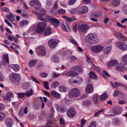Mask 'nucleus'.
Wrapping results in <instances>:
<instances>
[{
	"label": "nucleus",
	"mask_w": 127,
	"mask_h": 127,
	"mask_svg": "<svg viewBox=\"0 0 127 127\" xmlns=\"http://www.w3.org/2000/svg\"><path fill=\"white\" fill-rule=\"evenodd\" d=\"M86 41L90 43H96L99 41L98 37L95 33H90L85 37Z\"/></svg>",
	"instance_id": "f257e3e1"
},
{
	"label": "nucleus",
	"mask_w": 127,
	"mask_h": 127,
	"mask_svg": "<svg viewBox=\"0 0 127 127\" xmlns=\"http://www.w3.org/2000/svg\"><path fill=\"white\" fill-rule=\"evenodd\" d=\"M9 79L13 83L18 82L20 79V75L16 73H13L9 75Z\"/></svg>",
	"instance_id": "f03ea898"
},
{
	"label": "nucleus",
	"mask_w": 127,
	"mask_h": 127,
	"mask_svg": "<svg viewBox=\"0 0 127 127\" xmlns=\"http://www.w3.org/2000/svg\"><path fill=\"white\" fill-rule=\"evenodd\" d=\"M68 95L69 97H70L72 96L77 97L80 95V93L78 89L75 88L70 91Z\"/></svg>",
	"instance_id": "7ed1b4c3"
},
{
	"label": "nucleus",
	"mask_w": 127,
	"mask_h": 127,
	"mask_svg": "<svg viewBox=\"0 0 127 127\" xmlns=\"http://www.w3.org/2000/svg\"><path fill=\"white\" fill-rule=\"evenodd\" d=\"M46 25V23L45 22H42L39 23L36 29V31L37 32L40 34L42 33Z\"/></svg>",
	"instance_id": "20e7f679"
},
{
	"label": "nucleus",
	"mask_w": 127,
	"mask_h": 127,
	"mask_svg": "<svg viewBox=\"0 0 127 127\" xmlns=\"http://www.w3.org/2000/svg\"><path fill=\"white\" fill-rule=\"evenodd\" d=\"M30 5L31 6H34L37 10L42 11L41 10V4L38 0H33L31 1L30 3Z\"/></svg>",
	"instance_id": "39448f33"
},
{
	"label": "nucleus",
	"mask_w": 127,
	"mask_h": 127,
	"mask_svg": "<svg viewBox=\"0 0 127 127\" xmlns=\"http://www.w3.org/2000/svg\"><path fill=\"white\" fill-rule=\"evenodd\" d=\"M60 42V41L58 39H51L48 41V45L50 48H54Z\"/></svg>",
	"instance_id": "423d86ee"
},
{
	"label": "nucleus",
	"mask_w": 127,
	"mask_h": 127,
	"mask_svg": "<svg viewBox=\"0 0 127 127\" xmlns=\"http://www.w3.org/2000/svg\"><path fill=\"white\" fill-rule=\"evenodd\" d=\"M37 52L41 56H43L45 55L46 51L45 47L43 46H39L36 49Z\"/></svg>",
	"instance_id": "0eeeda50"
},
{
	"label": "nucleus",
	"mask_w": 127,
	"mask_h": 127,
	"mask_svg": "<svg viewBox=\"0 0 127 127\" xmlns=\"http://www.w3.org/2000/svg\"><path fill=\"white\" fill-rule=\"evenodd\" d=\"M67 115L69 117L72 118L76 115V112L74 108L71 107L67 111Z\"/></svg>",
	"instance_id": "6e6552de"
},
{
	"label": "nucleus",
	"mask_w": 127,
	"mask_h": 127,
	"mask_svg": "<svg viewBox=\"0 0 127 127\" xmlns=\"http://www.w3.org/2000/svg\"><path fill=\"white\" fill-rule=\"evenodd\" d=\"M103 48V47L100 45H96L92 47L91 50L93 52L98 53L101 52Z\"/></svg>",
	"instance_id": "1a4fd4ad"
},
{
	"label": "nucleus",
	"mask_w": 127,
	"mask_h": 127,
	"mask_svg": "<svg viewBox=\"0 0 127 127\" xmlns=\"http://www.w3.org/2000/svg\"><path fill=\"white\" fill-rule=\"evenodd\" d=\"M61 26L64 30L66 31L69 32L70 31V29L68 25V23L66 21H64L63 23L61 24Z\"/></svg>",
	"instance_id": "9d476101"
},
{
	"label": "nucleus",
	"mask_w": 127,
	"mask_h": 127,
	"mask_svg": "<svg viewBox=\"0 0 127 127\" xmlns=\"http://www.w3.org/2000/svg\"><path fill=\"white\" fill-rule=\"evenodd\" d=\"M89 28V26L86 25H80L78 27V30L80 32H85Z\"/></svg>",
	"instance_id": "9b49d317"
},
{
	"label": "nucleus",
	"mask_w": 127,
	"mask_h": 127,
	"mask_svg": "<svg viewBox=\"0 0 127 127\" xmlns=\"http://www.w3.org/2000/svg\"><path fill=\"white\" fill-rule=\"evenodd\" d=\"M50 22L55 27H58L59 26V21L55 18L53 17L51 18L50 19Z\"/></svg>",
	"instance_id": "f8f14e48"
},
{
	"label": "nucleus",
	"mask_w": 127,
	"mask_h": 127,
	"mask_svg": "<svg viewBox=\"0 0 127 127\" xmlns=\"http://www.w3.org/2000/svg\"><path fill=\"white\" fill-rule=\"evenodd\" d=\"M83 81V79L82 78L79 76L77 77L76 80H73L72 79H70L68 80V82L70 83H77L78 84L81 83Z\"/></svg>",
	"instance_id": "ddd939ff"
},
{
	"label": "nucleus",
	"mask_w": 127,
	"mask_h": 127,
	"mask_svg": "<svg viewBox=\"0 0 127 127\" xmlns=\"http://www.w3.org/2000/svg\"><path fill=\"white\" fill-rule=\"evenodd\" d=\"M118 47L123 51H126L127 50V46L124 42H119L118 43Z\"/></svg>",
	"instance_id": "4468645a"
},
{
	"label": "nucleus",
	"mask_w": 127,
	"mask_h": 127,
	"mask_svg": "<svg viewBox=\"0 0 127 127\" xmlns=\"http://www.w3.org/2000/svg\"><path fill=\"white\" fill-rule=\"evenodd\" d=\"M122 108L120 107L115 106L113 108V112L114 114L118 115L122 113Z\"/></svg>",
	"instance_id": "2eb2a0df"
},
{
	"label": "nucleus",
	"mask_w": 127,
	"mask_h": 127,
	"mask_svg": "<svg viewBox=\"0 0 127 127\" xmlns=\"http://www.w3.org/2000/svg\"><path fill=\"white\" fill-rule=\"evenodd\" d=\"M55 106L57 110L61 113L64 112L66 110V108L64 106H59L58 104H56Z\"/></svg>",
	"instance_id": "dca6fc26"
},
{
	"label": "nucleus",
	"mask_w": 127,
	"mask_h": 127,
	"mask_svg": "<svg viewBox=\"0 0 127 127\" xmlns=\"http://www.w3.org/2000/svg\"><path fill=\"white\" fill-rule=\"evenodd\" d=\"M13 123L12 120L10 118H6L5 120V123L7 127H11L12 126Z\"/></svg>",
	"instance_id": "f3484780"
},
{
	"label": "nucleus",
	"mask_w": 127,
	"mask_h": 127,
	"mask_svg": "<svg viewBox=\"0 0 127 127\" xmlns=\"http://www.w3.org/2000/svg\"><path fill=\"white\" fill-rule=\"evenodd\" d=\"M79 75V73L74 71H69L65 73L64 75L69 76H73L77 75Z\"/></svg>",
	"instance_id": "a211bd4d"
},
{
	"label": "nucleus",
	"mask_w": 127,
	"mask_h": 127,
	"mask_svg": "<svg viewBox=\"0 0 127 127\" xmlns=\"http://www.w3.org/2000/svg\"><path fill=\"white\" fill-rule=\"evenodd\" d=\"M118 63L116 60H111L107 64V66L109 67H111L116 65Z\"/></svg>",
	"instance_id": "6ab92c4d"
},
{
	"label": "nucleus",
	"mask_w": 127,
	"mask_h": 127,
	"mask_svg": "<svg viewBox=\"0 0 127 127\" xmlns=\"http://www.w3.org/2000/svg\"><path fill=\"white\" fill-rule=\"evenodd\" d=\"M111 84L113 88H117L116 86L123 87L124 86V84H123L118 82H115L114 83L112 82H111Z\"/></svg>",
	"instance_id": "aec40b11"
},
{
	"label": "nucleus",
	"mask_w": 127,
	"mask_h": 127,
	"mask_svg": "<svg viewBox=\"0 0 127 127\" xmlns=\"http://www.w3.org/2000/svg\"><path fill=\"white\" fill-rule=\"evenodd\" d=\"M51 93L53 97L58 98H61V95L55 91H52Z\"/></svg>",
	"instance_id": "412c9836"
},
{
	"label": "nucleus",
	"mask_w": 127,
	"mask_h": 127,
	"mask_svg": "<svg viewBox=\"0 0 127 127\" xmlns=\"http://www.w3.org/2000/svg\"><path fill=\"white\" fill-rule=\"evenodd\" d=\"M37 63V61L36 60H32L29 61L28 65L30 67H32L35 66Z\"/></svg>",
	"instance_id": "4be33fe9"
},
{
	"label": "nucleus",
	"mask_w": 127,
	"mask_h": 127,
	"mask_svg": "<svg viewBox=\"0 0 127 127\" xmlns=\"http://www.w3.org/2000/svg\"><path fill=\"white\" fill-rule=\"evenodd\" d=\"M94 89L92 85L91 84L89 85L86 87V89L87 93H91L93 91Z\"/></svg>",
	"instance_id": "5701e85b"
},
{
	"label": "nucleus",
	"mask_w": 127,
	"mask_h": 127,
	"mask_svg": "<svg viewBox=\"0 0 127 127\" xmlns=\"http://www.w3.org/2000/svg\"><path fill=\"white\" fill-rule=\"evenodd\" d=\"M116 68L117 70L121 71H123L125 69L124 65L122 64H119L116 66Z\"/></svg>",
	"instance_id": "b1692460"
},
{
	"label": "nucleus",
	"mask_w": 127,
	"mask_h": 127,
	"mask_svg": "<svg viewBox=\"0 0 127 127\" xmlns=\"http://www.w3.org/2000/svg\"><path fill=\"white\" fill-rule=\"evenodd\" d=\"M51 28L48 27L45 30L43 33V35L45 36H47L50 34L51 33Z\"/></svg>",
	"instance_id": "393cba45"
},
{
	"label": "nucleus",
	"mask_w": 127,
	"mask_h": 127,
	"mask_svg": "<svg viewBox=\"0 0 127 127\" xmlns=\"http://www.w3.org/2000/svg\"><path fill=\"white\" fill-rule=\"evenodd\" d=\"M15 16H13L11 12H10L9 15H6L7 18L11 22L15 20Z\"/></svg>",
	"instance_id": "a878e982"
},
{
	"label": "nucleus",
	"mask_w": 127,
	"mask_h": 127,
	"mask_svg": "<svg viewBox=\"0 0 127 127\" xmlns=\"http://www.w3.org/2000/svg\"><path fill=\"white\" fill-rule=\"evenodd\" d=\"M82 9V11L79 12V14H81L86 13L87 12L88 10L87 7L85 6H83Z\"/></svg>",
	"instance_id": "bb28decb"
},
{
	"label": "nucleus",
	"mask_w": 127,
	"mask_h": 127,
	"mask_svg": "<svg viewBox=\"0 0 127 127\" xmlns=\"http://www.w3.org/2000/svg\"><path fill=\"white\" fill-rule=\"evenodd\" d=\"M11 67L15 71H18L20 68L19 66L17 64H12L11 65Z\"/></svg>",
	"instance_id": "cd10ccee"
},
{
	"label": "nucleus",
	"mask_w": 127,
	"mask_h": 127,
	"mask_svg": "<svg viewBox=\"0 0 127 127\" xmlns=\"http://www.w3.org/2000/svg\"><path fill=\"white\" fill-rule=\"evenodd\" d=\"M92 103L90 99H88L84 101L82 103L83 106H88L92 104Z\"/></svg>",
	"instance_id": "c85d7f7f"
},
{
	"label": "nucleus",
	"mask_w": 127,
	"mask_h": 127,
	"mask_svg": "<svg viewBox=\"0 0 127 127\" xmlns=\"http://www.w3.org/2000/svg\"><path fill=\"white\" fill-rule=\"evenodd\" d=\"M28 23L29 22L28 21L26 20H24L20 22V25L21 27H23L26 25H28Z\"/></svg>",
	"instance_id": "c756f323"
},
{
	"label": "nucleus",
	"mask_w": 127,
	"mask_h": 127,
	"mask_svg": "<svg viewBox=\"0 0 127 127\" xmlns=\"http://www.w3.org/2000/svg\"><path fill=\"white\" fill-rule=\"evenodd\" d=\"M33 93V90L32 89H31L30 90L26 91L25 93L26 96L27 97H29L32 95Z\"/></svg>",
	"instance_id": "7c9ffc66"
},
{
	"label": "nucleus",
	"mask_w": 127,
	"mask_h": 127,
	"mask_svg": "<svg viewBox=\"0 0 127 127\" xmlns=\"http://www.w3.org/2000/svg\"><path fill=\"white\" fill-rule=\"evenodd\" d=\"M112 48V46H109V47H107L104 50L103 52L104 53L107 54L109 53L110 51Z\"/></svg>",
	"instance_id": "2f4dec72"
},
{
	"label": "nucleus",
	"mask_w": 127,
	"mask_h": 127,
	"mask_svg": "<svg viewBox=\"0 0 127 127\" xmlns=\"http://www.w3.org/2000/svg\"><path fill=\"white\" fill-rule=\"evenodd\" d=\"M99 98V96L97 94H96L93 97V100L95 104H97L98 103Z\"/></svg>",
	"instance_id": "473e14b6"
},
{
	"label": "nucleus",
	"mask_w": 127,
	"mask_h": 127,
	"mask_svg": "<svg viewBox=\"0 0 127 127\" xmlns=\"http://www.w3.org/2000/svg\"><path fill=\"white\" fill-rule=\"evenodd\" d=\"M108 96L106 93H103L100 96V100L101 101L105 100L108 97Z\"/></svg>",
	"instance_id": "72a5a7b5"
},
{
	"label": "nucleus",
	"mask_w": 127,
	"mask_h": 127,
	"mask_svg": "<svg viewBox=\"0 0 127 127\" xmlns=\"http://www.w3.org/2000/svg\"><path fill=\"white\" fill-rule=\"evenodd\" d=\"M89 76L91 78L96 79L97 78V77L95 74L92 71H91L89 73Z\"/></svg>",
	"instance_id": "f704fd0d"
},
{
	"label": "nucleus",
	"mask_w": 127,
	"mask_h": 127,
	"mask_svg": "<svg viewBox=\"0 0 127 127\" xmlns=\"http://www.w3.org/2000/svg\"><path fill=\"white\" fill-rule=\"evenodd\" d=\"M122 60L125 64L127 65V55H125L123 56L122 57Z\"/></svg>",
	"instance_id": "c9c22d12"
},
{
	"label": "nucleus",
	"mask_w": 127,
	"mask_h": 127,
	"mask_svg": "<svg viewBox=\"0 0 127 127\" xmlns=\"http://www.w3.org/2000/svg\"><path fill=\"white\" fill-rule=\"evenodd\" d=\"M2 58L7 63L9 62L8 54H6L3 55L2 57Z\"/></svg>",
	"instance_id": "e433bc0d"
},
{
	"label": "nucleus",
	"mask_w": 127,
	"mask_h": 127,
	"mask_svg": "<svg viewBox=\"0 0 127 127\" xmlns=\"http://www.w3.org/2000/svg\"><path fill=\"white\" fill-rule=\"evenodd\" d=\"M60 85L59 82L58 81H56L52 83L51 85V87L53 88H55Z\"/></svg>",
	"instance_id": "4c0bfd02"
},
{
	"label": "nucleus",
	"mask_w": 127,
	"mask_h": 127,
	"mask_svg": "<svg viewBox=\"0 0 127 127\" xmlns=\"http://www.w3.org/2000/svg\"><path fill=\"white\" fill-rule=\"evenodd\" d=\"M43 16V15L42 14H40L38 16L37 18L38 19L42 21L46 22V20L44 18H42Z\"/></svg>",
	"instance_id": "58836bf2"
},
{
	"label": "nucleus",
	"mask_w": 127,
	"mask_h": 127,
	"mask_svg": "<svg viewBox=\"0 0 127 127\" xmlns=\"http://www.w3.org/2000/svg\"><path fill=\"white\" fill-rule=\"evenodd\" d=\"M120 1L119 0H115L113 2V5L115 6H118L120 3Z\"/></svg>",
	"instance_id": "ea45409f"
},
{
	"label": "nucleus",
	"mask_w": 127,
	"mask_h": 127,
	"mask_svg": "<svg viewBox=\"0 0 127 127\" xmlns=\"http://www.w3.org/2000/svg\"><path fill=\"white\" fill-rule=\"evenodd\" d=\"M66 89V87L64 86H61L59 87V91L62 92H65Z\"/></svg>",
	"instance_id": "a19ab883"
},
{
	"label": "nucleus",
	"mask_w": 127,
	"mask_h": 127,
	"mask_svg": "<svg viewBox=\"0 0 127 127\" xmlns=\"http://www.w3.org/2000/svg\"><path fill=\"white\" fill-rule=\"evenodd\" d=\"M53 61L55 62L58 63L60 61L59 58L56 55H55L54 56Z\"/></svg>",
	"instance_id": "79ce46f5"
},
{
	"label": "nucleus",
	"mask_w": 127,
	"mask_h": 127,
	"mask_svg": "<svg viewBox=\"0 0 127 127\" xmlns=\"http://www.w3.org/2000/svg\"><path fill=\"white\" fill-rule=\"evenodd\" d=\"M5 114L3 112H0V121L3 120L4 118Z\"/></svg>",
	"instance_id": "37998d69"
},
{
	"label": "nucleus",
	"mask_w": 127,
	"mask_h": 127,
	"mask_svg": "<svg viewBox=\"0 0 127 127\" xmlns=\"http://www.w3.org/2000/svg\"><path fill=\"white\" fill-rule=\"evenodd\" d=\"M65 10L63 9H59L58 10V13L59 14H63L65 13Z\"/></svg>",
	"instance_id": "c03bdc74"
},
{
	"label": "nucleus",
	"mask_w": 127,
	"mask_h": 127,
	"mask_svg": "<svg viewBox=\"0 0 127 127\" xmlns=\"http://www.w3.org/2000/svg\"><path fill=\"white\" fill-rule=\"evenodd\" d=\"M53 119V115H51L50 116L49 119L47 122L48 124H51L52 123V122Z\"/></svg>",
	"instance_id": "a18cd8bd"
},
{
	"label": "nucleus",
	"mask_w": 127,
	"mask_h": 127,
	"mask_svg": "<svg viewBox=\"0 0 127 127\" xmlns=\"http://www.w3.org/2000/svg\"><path fill=\"white\" fill-rule=\"evenodd\" d=\"M17 95L18 97L20 98H23L26 95L25 93H19L17 94Z\"/></svg>",
	"instance_id": "49530a36"
},
{
	"label": "nucleus",
	"mask_w": 127,
	"mask_h": 127,
	"mask_svg": "<svg viewBox=\"0 0 127 127\" xmlns=\"http://www.w3.org/2000/svg\"><path fill=\"white\" fill-rule=\"evenodd\" d=\"M13 95H14L13 93L9 92L7 93L6 95V97L8 99L12 97H13Z\"/></svg>",
	"instance_id": "de8ad7c7"
},
{
	"label": "nucleus",
	"mask_w": 127,
	"mask_h": 127,
	"mask_svg": "<svg viewBox=\"0 0 127 127\" xmlns=\"http://www.w3.org/2000/svg\"><path fill=\"white\" fill-rule=\"evenodd\" d=\"M86 121L83 119H82L81 120V125L80 127H83L85 124Z\"/></svg>",
	"instance_id": "09e8293b"
},
{
	"label": "nucleus",
	"mask_w": 127,
	"mask_h": 127,
	"mask_svg": "<svg viewBox=\"0 0 127 127\" xmlns=\"http://www.w3.org/2000/svg\"><path fill=\"white\" fill-rule=\"evenodd\" d=\"M118 39L121 41H123L126 40L127 38L125 36L121 34L120 36Z\"/></svg>",
	"instance_id": "8fccbe9b"
},
{
	"label": "nucleus",
	"mask_w": 127,
	"mask_h": 127,
	"mask_svg": "<svg viewBox=\"0 0 127 127\" xmlns=\"http://www.w3.org/2000/svg\"><path fill=\"white\" fill-rule=\"evenodd\" d=\"M29 87V84L26 83H24L22 85V87L24 89H26L28 88Z\"/></svg>",
	"instance_id": "3c124183"
},
{
	"label": "nucleus",
	"mask_w": 127,
	"mask_h": 127,
	"mask_svg": "<svg viewBox=\"0 0 127 127\" xmlns=\"http://www.w3.org/2000/svg\"><path fill=\"white\" fill-rule=\"evenodd\" d=\"M76 0H69L68 2V4L69 5H72L76 2Z\"/></svg>",
	"instance_id": "603ef678"
},
{
	"label": "nucleus",
	"mask_w": 127,
	"mask_h": 127,
	"mask_svg": "<svg viewBox=\"0 0 127 127\" xmlns=\"http://www.w3.org/2000/svg\"><path fill=\"white\" fill-rule=\"evenodd\" d=\"M43 83L45 88L46 89H49V87H48V82L47 81H43Z\"/></svg>",
	"instance_id": "864d4df0"
},
{
	"label": "nucleus",
	"mask_w": 127,
	"mask_h": 127,
	"mask_svg": "<svg viewBox=\"0 0 127 127\" xmlns=\"http://www.w3.org/2000/svg\"><path fill=\"white\" fill-rule=\"evenodd\" d=\"M96 123L95 121H93L92 123L89 125L88 127H96Z\"/></svg>",
	"instance_id": "5fc2aeb1"
},
{
	"label": "nucleus",
	"mask_w": 127,
	"mask_h": 127,
	"mask_svg": "<svg viewBox=\"0 0 127 127\" xmlns=\"http://www.w3.org/2000/svg\"><path fill=\"white\" fill-rule=\"evenodd\" d=\"M40 75L43 78H45L47 76V73L45 72H41L40 74Z\"/></svg>",
	"instance_id": "6e6d98bb"
},
{
	"label": "nucleus",
	"mask_w": 127,
	"mask_h": 127,
	"mask_svg": "<svg viewBox=\"0 0 127 127\" xmlns=\"http://www.w3.org/2000/svg\"><path fill=\"white\" fill-rule=\"evenodd\" d=\"M121 34L117 32H115L114 33V34L115 36L117 37L118 39L120 37V35Z\"/></svg>",
	"instance_id": "4d7b16f0"
},
{
	"label": "nucleus",
	"mask_w": 127,
	"mask_h": 127,
	"mask_svg": "<svg viewBox=\"0 0 127 127\" xmlns=\"http://www.w3.org/2000/svg\"><path fill=\"white\" fill-rule=\"evenodd\" d=\"M76 20V19L74 17L70 18L68 17L67 18V19H66V20L68 21H73Z\"/></svg>",
	"instance_id": "13d9d810"
},
{
	"label": "nucleus",
	"mask_w": 127,
	"mask_h": 127,
	"mask_svg": "<svg viewBox=\"0 0 127 127\" xmlns=\"http://www.w3.org/2000/svg\"><path fill=\"white\" fill-rule=\"evenodd\" d=\"M30 118L31 119H33L36 118V116L32 114H30L29 115Z\"/></svg>",
	"instance_id": "bf43d9fd"
},
{
	"label": "nucleus",
	"mask_w": 127,
	"mask_h": 127,
	"mask_svg": "<svg viewBox=\"0 0 127 127\" xmlns=\"http://www.w3.org/2000/svg\"><path fill=\"white\" fill-rule=\"evenodd\" d=\"M46 5H50L52 4V1L50 0H47L46 2Z\"/></svg>",
	"instance_id": "052dcab7"
},
{
	"label": "nucleus",
	"mask_w": 127,
	"mask_h": 127,
	"mask_svg": "<svg viewBox=\"0 0 127 127\" xmlns=\"http://www.w3.org/2000/svg\"><path fill=\"white\" fill-rule=\"evenodd\" d=\"M80 68V67L78 66H75L73 67L71 69V70H78V69H79Z\"/></svg>",
	"instance_id": "680f3d73"
},
{
	"label": "nucleus",
	"mask_w": 127,
	"mask_h": 127,
	"mask_svg": "<svg viewBox=\"0 0 127 127\" xmlns=\"http://www.w3.org/2000/svg\"><path fill=\"white\" fill-rule=\"evenodd\" d=\"M4 105L2 103H0V111H2L4 109Z\"/></svg>",
	"instance_id": "e2e57ef3"
},
{
	"label": "nucleus",
	"mask_w": 127,
	"mask_h": 127,
	"mask_svg": "<svg viewBox=\"0 0 127 127\" xmlns=\"http://www.w3.org/2000/svg\"><path fill=\"white\" fill-rule=\"evenodd\" d=\"M5 22L8 25L11 27H12V25L9 22V21L6 19L4 20Z\"/></svg>",
	"instance_id": "0e129e2a"
},
{
	"label": "nucleus",
	"mask_w": 127,
	"mask_h": 127,
	"mask_svg": "<svg viewBox=\"0 0 127 127\" xmlns=\"http://www.w3.org/2000/svg\"><path fill=\"white\" fill-rule=\"evenodd\" d=\"M119 94V90H116L114 92L113 96L115 97H116Z\"/></svg>",
	"instance_id": "69168bd1"
},
{
	"label": "nucleus",
	"mask_w": 127,
	"mask_h": 127,
	"mask_svg": "<svg viewBox=\"0 0 127 127\" xmlns=\"http://www.w3.org/2000/svg\"><path fill=\"white\" fill-rule=\"evenodd\" d=\"M126 101L123 100H121L119 101L118 102L120 104H125Z\"/></svg>",
	"instance_id": "338daca9"
},
{
	"label": "nucleus",
	"mask_w": 127,
	"mask_h": 127,
	"mask_svg": "<svg viewBox=\"0 0 127 127\" xmlns=\"http://www.w3.org/2000/svg\"><path fill=\"white\" fill-rule=\"evenodd\" d=\"M31 78L35 82H36L38 83H39V81H37L36 79L32 76H31Z\"/></svg>",
	"instance_id": "774afa93"
}]
</instances>
